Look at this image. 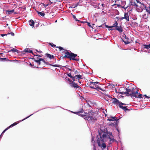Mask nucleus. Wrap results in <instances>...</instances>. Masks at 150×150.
Here are the masks:
<instances>
[{
  "instance_id": "1",
  "label": "nucleus",
  "mask_w": 150,
  "mask_h": 150,
  "mask_svg": "<svg viewBox=\"0 0 150 150\" xmlns=\"http://www.w3.org/2000/svg\"><path fill=\"white\" fill-rule=\"evenodd\" d=\"M86 114L85 118L84 119L87 120L89 122H92L97 120L96 116L97 114L93 112L92 111H90L88 113Z\"/></svg>"
},
{
  "instance_id": "2",
  "label": "nucleus",
  "mask_w": 150,
  "mask_h": 150,
  "mask_svg": "<svg viewBox=\"0 0 150 150\" xmlns=\"http://www.w3.org/2000/svg\"><path fill=\"white\" fill-rule=\"evenodd\" d=\"M64 53L65 55L63 57V58H67L70 60H73L76 61H78L79 60V58H78L77 57L75 58L76 57H79L76 54H74L71 52H69L67 50H64Z\"/></svg>"
},
{
  "instance_id": "3",
  "label": "nucleus",
  "mask_w": 150,
  "mask_h": 150,
  "mask_svg": "<svg viewBox=\"0 0 150 150\" xmlns=\"http://www.w3.org/2000/svg\"><path fill=\"white\" fill-rule=\"evenodd\" d=\"M128 88L129 87H128V88L122 87L121 89H124V90H125V91L119 92H118V93L122 95L126 94V96H130V95H129V94H131V93H132L133 91L134 88H132V89Z\"/></svg>"
},
{
  "instance_id": "4",
  "label": "nucleus",
  "mask_w": 150,
  "mask_h": 150,
  "mask_svg": "<svg viewBox=\"0 0 150 150\" xmlns=\"http://www.w3.org/2000/svg\"><path fill=\"white\" fill-rule=\"evenodd\" d=\"M129 95H130V96H131L132 98H133L134 97L135 98H143L144 97L143 95L138 93L137 91L135 92L133 91L132 93H131Z\"/></svg>"
},
{
  "instance_id": "5",
  "label": "nucleus",
  "mask_w": 150,
  "mask_h": 150,
  "mask_svg": "<svg viewBox=\"0 0 150 150\" xmlns=\"http://www.w3.org/2000/svg\"><path fill=\"white\" fill-rule=\"evenodd\" d=\"M69 85L72 87L76 88V89L79 91H81V88L78 84L74 82H71L69 83Z\"/></svg>"
},
{
  "instance_id": "6",
  "label": "nucleus",
  "mask_w": 150,
  "mask_h": 150,
  "mask_svg": "<svg viewBox=\"0 0 150 150\" xmlns=\"http://www.w3.org/2000/svg\"><path fill=\"white\" fill-rule=\"evenodd\" d=\"M96 83H99L98 82H90L88 83V85L90 86V87L92 88L95 89V85Z\"/></svg>"
},
{
  "instance_id": "7",
  "label": "nucleus",
  "mask_w": 150,
  "mask_h": 150,
  "mask_svg": "<svg viewBox=\"0 0 150 150\" xmlns=\"http://www.w3.org/2000/svg\"><path fill=\"white\" fill-rule=\"evenodd\" d=\"M101 142L102 143L104 142V139H102V137L100 136V138H97V142L98 144V146H101Z\"/></svg>"
},
{
  "instance_id": "8",
  "label": "nucleus",
  "mask_w": 150,
  "mask_h": 150,
  "mask_svg": "<svg viewBox=\"0 0 150 150\" xmlns=\"http://www.w3.org/2000/svg\"><path fill=\"white\" fill-rule=\"evenodd\" d=\"M108 136L109 138L110 139V141L114 142V137L112 136V133L110 132L108 133Z\"/></svg>"
},
{
  "instance_id": "9",
  "label": "nucleus",
  "mask_w": 150,
  "mask_h": 150,
  "mask_svg": "<svg viewBox=\"0 0 150 150\" xmlns=\"http://www.w3.org/2000/svg\"><path fill=\"white\" fill-rule=\"evenodd\" d=\"M123 37L124 38L126 39V40H125L122 39L123 41L124 42L125 44H127L130 43V42L128 40H129V38L128 37H126V36L125 34H124V35L123 36Z\"/></svg>"
},
{
  "instance_id": "10",
  "label": "nucleus",
  "mask_w": 150,
  "mask_h": 150,
  "mask_svg": "<svg viewBox=\"0 0 150 150\" xmlns=\"http://www.w3.org/2000/svg\"><path fill=\"white\" fill-rule=\"evenodd\" d=\"M129 15L128 12L125 13L124 15V18L127 21H129Z\"/></svg>"
},
{
  "instance_id": "11",
  "label": "nucleus",
  "mask_w": 150,
  "mask_h": 150,
  "mask_svg": "<svg viewBox=\"0 0 150 150\" xmlns=\"http://www.w3.org/2000/svg\"><path fill=\"white\" fill-rule=\"evenodd\" d=\"M18 122H18V123H17L16 122L14 123H13V124H11V125L10 126L8 127L6 129L3 131V133H4L7 130H8V129H9L10 127H13V126L16 125L17 124H18Z\"/></svg>"
},
{
  "instance_id": "12",
  "label": "nucleus",
  "mask_w": 150,
  "mask_h": 150,
  "mask_svg": "<svg viewBox=\"0 0 150 150\" xmlns=\"http://www.w3.org/2000/svg\"><path fill=\"white\" fill-rule=\"evenodd\" d=\"M83 110H82L81 111H79L78 112H73L74 113L76 114H79V115L81 116V117H84V118H85V115H82V114H80V113L83 112Z\"/></svg>"
},
{
  "instance_id": "13",
  "label": "nucleus",
  "mask_w": 150,
  "mask_h": 150,
  "mask_svg": "<svg viewBox=\"0 0 150 150\" xmlns=\"http://www.w3.org/2000/svg\"><path fill=\"white\" fill-rule=\"evenodd\" d=\"M33 59L34 61L37 62L38 65H40L41 64V60L40 59V58L37 57V59H36L35 58H33Z\"/></svg>"
},
{
  "instance_id": "14",
  "label": "nucleus",
  "mask_w": 150,
  "mask_h": 150,
  "mask_svg": "<svg viewBox=\"0 0 150 150\" xmlns=\"http://www.w3.org/2000/svg\"><path fill=\"white\" fill-rule=\"evenodd\" d=\"M99 83H96L95 85V89H96L98 90H100L103 91V90L101 88H100V87L99 86Z\"/></svg>"
},
{
  "instance_id": "15",
  "label": "nucleus",
  "mask_w": 150,
  "mask_h": 150,
  "mask_svg": "<svg viewBox=\"0 0 150 150\" xmlns=\"http://www.w3.org/2000/svg\"><path fill=\"white\" fill-rule=\"evenodd\" d=\"M118 106L120 108H122L125 111L129 110V109L127 108V107L123 106L122 105L120 104H118Z\"/></svg>"
},
{
  "instance_id": "16",
  "label": "nucleus",
  "mask_w": 150,
  "mask_h": 150,
  "mask_svg": "<svg viewBox=\"0 0 150 150\" xmlns=\"http://www.w3.org/2000/svg\"><path fill=\"white\" fill-rule=\"evenodd\" d=\"M116 30H117L120 32H122L123 31V29L122 28L121 26H117L115 28Z\"/></svg>"
},
{
  "instance_id": "17",
  "label": "nucleus",
  "mask_w": 150,
  "mask_h": 150,
  "mask_svg": "<svg viewBox=\"0 0 150 150\" xmlns=\"http://www.w3.org/2000/svg\"><path fill=\"white\" fill-rule=\"evenodd\" d=\"M29 25L30 26H32V27L34 26L35 23L33 20L31 19V20H30V21H29Z\"/></svg>"
},
{
  "instance_id": "18",
  "label": "nucleus",
  "mask_w": 150,
  "mask_h": 150,
  "mask_svg": "<svg viewBox=\"0 0 150 150\" xmlns=\"http://www.w3.org/2000/svg\"><path fill=\"white\" fill-rule=\"evenodd\" d=\"M113 99V101L112 102V103L114 104H119V103H120V102L116 98H114Z\"/></svg>"
},
{
  "instance_id": "19",
  "label": "nucleus",
  "mask_w": 150,
  "mask_h": 150,
  "mask_svg": "<svg viewBox=\"0 0 150 150\" xmlns=\"http://www.w3.org/2000/svg\"><path fill=\"white\" fill-rule=\"evenodd\" d=\"M45 55L47 56V57L50 59L54 58V56L53 55H51L49 54L46 53Z\"/></svg>"
},
{
  "instance_id": "20",
  "label": "nucleus",
  "mask_w": 150,
  "mask_h": 150,
  "mask_svg": "<svg viewBox=\"0 0 150 150\" xmlns=\"http://www.w3.org/2000/svg\"><path fill=\"white\" fill-rule=\"evenodd\" d=\"M131 5L133 6H135L137 7L139 6L135 2L133 1H131L130 2Z\"/></svg>"
},
{
  "instance_id": "21",
  "label": "nucleus",
  "mask_w": 150,
  "mask_h": 150,
  "mask_svg": "<svg viewBox=\"0 0 150 150\" xmlns=\"http://www.w3.org/2000/svg\"><path fill=\"white\" fill-rule=\"evenodd\" d=\"M38 12V14L41 16H44L45 14L44 12L43 11H42V12H40L39 11H37Z\"/></svg>"
},
{
  "instance_id": "22",
  "label": "nucleus",
  "mask_w": 150,
  "mask_h": 150,
  "mask_svg": "<svg viewBox=\"0 0 150 150\" xmlns=\"http://www.w3.org/2000/svg\"><path fill=\"white\" fill-rule=\"evenodd\" d=\"M143 47L145 49H148L150 48V44L149 45H143Z\"/></svg>"
},
{
  "instance_id": "23",
  "label": "nucleus",
  "mask_w": 150,
  "mask_h": 150,
  "mask_svg": "<svg viewBox=\"0 0 150 150\" xmlns=\"http://www.w3.org/2000/svg\"><path fill=\"white\" fill-rule=\"evenodd\" d=\"M75 76V77H76V79H82V76L79 75H76Z\"/></svg>"
},
{
  "instance_id": "24",
  "label": "nucleus",
  "mask_w": 150,
  "mask_h": 150,
  "mask_svg": "<svg viewBox=\"0 0 150 150\" xmlns=\"http://www.w3.org/2000/svg\"><path fill=\"white\" fill-rule=\"evenodd\" d=\"M14 9H13L12 10H7L6 11L7 12V13L8 14H11L12 13H13L14 12Z\"/></svg>"
},
{
  "instance_id": "25",
  "label": "nucleus",
  "mask_w": 150,
  "mask_h": 150,
  "mask_svg": "<svg viewBox=\"0 0 150 150\" xmlns=\"http://www.w3.org/2000/svg\"><path fill=\"white\" fill-rule=\"evenodd\" d=\"M102 138V139H105L106 138L107 136L106 134L105 133H104L102 135V136H101Z\"/></svg>"
},
{
  "instance_id": "26",
  "label": "nucleus",
  "mask_w": 150,
  "mask_h": 150,
  "mask_svg": "<svg viewBox=\"0 0 150 150\" xmlns=\"http://www.w3.org/2000/svg\"><path fill=\"white\" fill-rule=\"evenodd\" d=\"M40 59L41 60V61H42L45 64H48L49 63L46 62L43 59L40 58Z\"/></svg>"
},
{
  "instance_id": "27",
  "label": "nucleus",
  "mask_w": 150,
  "mask_h": 150,
  "mask_svg": "<svg viewBox=\"0 0 150 150\" xmlns=\"http://www.w3.org/2000/svg\"><path fill=\"white\" fill-rule=\"evenodd\" d=\"M115 23L113 24V25L112 26H113V27H115L116 28L117 26L118 23L116 21H115Z\"/></svg>"
},
{
  "instance_id": "28",
  "label": "nucleus",
  "mask_w": 150,
  "mask_h": 150,
  "mask_svg": "<svg viewBox=\"0 0 150 150\" xmlns=\"http://www.w3.org/2000/svg\"><path fill=\"white\" fill-rule=\"evenodd\" d=\"M11 51L14 52H16L17 53L18 52V50L16 49H15L14 48H13V49H11Z\"/></svg>"
},
{
  "instance_id": "29",
  "label": "nucleus",
  "mask_w": 150,
  "mask_h": 150,
  "mask_svg": "<svg viewBox=\"0 0 150 150\" xmlns=\"http://www.w3.org/2000/svg\"><path fill=\"white\" fill-rule=\"evenodd\" d=\"M101 146L103 148V149L105 148L106 146V145L104 142L102 143Z\"/></svg>"
},
{
  "instance_id": "30",
  "label": "nucleus",
  "mask_w": 150,
  "mask_h": 150,
  "mask_svg": "<svg viewBox=\"0 0 150 150\" xmlns=\"http://www.w3.org/2000/svg\"><path fill=\"white\" fill-rule=\"evenodd\" d=\"M110 117L112 118V120H113V121H116L117 122L118 120L115 117Z\"/></svg>"
},
{
  "instance_id": "31",
  "label": "nucleus",
  "mask_w": 150,
  "mask_h": 150,
  "mask_svg": "<svg viewBox=\"0 0 150 150\" xmlns=\"http://www.w3.org/2000/svg\"><path fill=\"white\" fill-rule=\"evenodd\" d=\"M49 44L52 47H56V46L55 45L53 44V43H49Z\"/></svg>"
},
{
  "instance_id": "32",
  "label": "nucleus",
  "mask_w": 150,
  "mask_h": 150,
  "mask_svg": "<svg viewBox=\"0 0 150 150\" xmlns=\"http://www.w3.org/2000/svg\"><path fill=\"white\" fill-rule=\"evenodd\" d=\"M112 6H117V7H120L121 8L122 7V6L120 4H115L112 5Z\"/></svg>"
},
{
  "instance_id": "33",
  "label": "nucleus",
  "mask_w": 150,
  "mask_h": 150,
  "mask_svg": "<svg viewBox=\"0 0 150 150\" xmlns=\"http://www.w3.org/2000/svg\"><path fill=\"white\" fill-rule=\"evenodd\" d=\"M7 60V59L6 58H1L0 57V61H3Z\"/></svg>"
},
{
  "instance_id": "34",
  "label": "nucleus",
  "mask_w": 150,
  "mask_h": 150,
  "mask_svg": "<svg viewBox=\"0 0 150 150\" xmlns=\"http://www.w3.org/2000/svg\"><path fill=\"white\" fill-rule=\"evenodd\" d=\"M105 27L107 28H113V26H108L106 25H105Z\"/></svg>"
},
{
  "instance_id": "35",
  "label": "nucleus",
  "mask_w": 150,
  "mask_h": 150,
  "mask_svg": "<svg viewBox=\"0 0 150 150\" xmlns=\"http://www.w3.org/2000/svg\"><path fill=\"white\" fill-rule=\"evenodd\" d=\"M48 65H51L53 67H59L58 65L57 64H49Z\"/></svg>"
},
{
  "instance_id": "36",
  "label": "nucleus",
  "mask_w": 150,
  "mask_h": 150,
  "mask_svg": "<svg viewBox=\"0 0 150 150\" xmlns=\"http://www.w3.org/2000/svg\"><path fill=\"white\" fill-rule=\"evenodd\" d=\"M140 4V6H144L145 8H146V9H147L146 8V6L144 5V4L143 3L141 2V3Z\"/></svg>"
},
{
  "instance_id": "37",
  "label": "nucleus",
  "mask_w": 150,
  "mask_h": 150,
  "mask_svg": "<svg viewBox=\"0 0 150 150\" xmlns=\"http://www.w3.org/2000/svg\"><path fill=\"white\" fill-rule=\"evenodd\" d=\"M29 65L31 67H33L34 68H38V66H37V67H35V66H34V65H33L31 63H30V64H29Z\"/></svg>"
},
{
  "instance_id": "38",
  "label": "nucleus",
  "mask_w": 150,
  "mask_h": 150,
  "mask_svg": "<svg viewBox=\"0 0 150 150\" xmlns=\"http://www.w3.org/2000/svg\"><path fill=\"white\" fill-rule=\"evenodd\" d=\"M73 18L76 21H78V19L76 18L75 15H73Z\"/></svg>"
},
{
  "instance_id": "39",
  "label": "nucleus",
  "mask_w": 150,
  "mask_h": 150,
  "mask_svg": "<svg viewBox=\"0 0 150 150\" xmlns=\"http://www.w3.org/2000/svg\"><path fill=\"white\" fill-rule=\"evenodd\" d=\"M86 23H87V24L88 26H89L90 27L93 28L92 26L91 25L90 23L86 22Z\"/></svg>"
},
{
  "instance_id": "40",
  "label": "nucleus",
  "mask_w": 150,
  "mask_h": 150,
  "mask_svg": "<svg viewBox=\"0 0 150 150\" xmlns=\"http://www.w3.org/2000/svg\"><path fill=\"white\" fill-rule=\"evenodd\" d=\"M56 47L57 48H58L60 50H64V49H63V48L62 47H60V46L57 47Z\"/></svg>"
},
{
  "instance_id": "41",
  "label": "nucleus",
  "mask_w": 150,
  "mask_h": 150,
  "mask_svg": "<svg viewBox=\"0 0 150 150\" xmlns=\"http://www.w3.org/2000/svg\"><path fill=\"white\" fill-rule=\"evenodd\" d=\"M7 34H11V35L12 36H14V33L13 32H11V33H8Z\"/></svg>"
},
{
  "instance_id": "42",
  "label": "nucleus",
  "mask_w": 150,
  "mask_h": 150,
  "mask_svg": "<svg viewBox=\"0 0 150 150\" xmlns=\"http://www.w3.org/2000/svg\"><path fill=\"white\" fill-rule=\"evenodd\" d=\"M71 78L73 80V82H74V81H75V79H76V77H75V76H72V77H71Z\"/></svg>"
},
{
  "instance_id": "43",
  "label": "nucleus",
  "mask_w": 150,
  "mask_h": 150,
  "mask_svg": "<svg viewBox=\"0 0 150 150\" xmlns=\"http://www.w3.org/2000/svg\"><path fill=\"white\" fill-rule=\"evenodd\" d=\"M67 75L69 77H70L71 78V77H72V76L71 75V73H69V74H67Z\"/></svg>"
},
{
  "instance_id": "44",
  "label": "nucleus",
  "mask_w": 150,
  "mask_h": 150,
  "mask_svg": "<svg viewBox=\"0 0 150 150\" xmlns=\"http://www.w3.org/2000/svg\"><path fill=\"white\" fill-rule=\"evenodd\" d=\"M116 125V122L115 123V122H114V123H110V125L112 126V125Z\"/></svg>"
},
{
  "instance_id": "45",
  "label": "nucleus",
  "mask_w": 150,
  "mask_h": 150,
  "mask_svg": "<svg viewBox=\"0 0 150 150\" xmlns=\"http://www.w3.org/2000/svg\"><path fill=\"white\" fill-rule=\"evenodd\" d=\"M29 50V49L26 48L25 49L24 51L27 52H28Z\"/></svg>"
},
{
  "instance_id": "46",
  "label": "nucleus",
  "mask_w": 150,
  "mask_h": 150,
  "mask_svg": "<svg viewBox=\"0 0 150 150\" xmlns=\"http://www.w3.org/2000/svg\"><path fill=\"white\" fill-rule=\"evenodd\" d=\"M125 6H122V8H124L125 10H126L127 8L128 7V6L126 7H125Z\"/></svg>"
},
{
  "instance_id": "47",
  "label": "nucleus",
  "mask_w": 150,
  "mask_h": 150,
  "mask_svg": "<svg viewBox=\"0 0 150 150\" xmlns=\"http://www.w3.org/2000/svg\"><path fill=\"white\" fill-rule=\"evenodd\" d=\"M31 115H30V116H28L27 117H26L25 118H24V119H23V120H21V121H23V120H25V119H26L27 118H28L29 117H30V116H31Z\"/></svg>"
},
{
  "instance_id": "48",
  "label": "nucleus",
  "mask_w": 150,
  "mask_h": 150,
  "mask_svg": "<svg viewBox=\"0 0 150 150\" xmlns=\"http://www.w3.org/2000/svg\"><path fill=\"white\" fill-rule=\"evenodd\" d=\"M119 104L122 105H126V104L124 103H122V102H120V103H119Z\"/></svg>"
},
{
  "instance_id": "49",
  "label": "nucleus",
  "mask_w": 150,
  "mask_h": 150,
  "mask_svg": "<svg viewBox=\"0 0 150 150\" xmlns=\"http://www.w3.org/2000/svg\"><path fill=\"white\" fill-rule=\"evenodd\" d=\"M67 80L70 82V83L73 82V81H72L70 79L68 78L67 79Z\"/></svg>"
},
{
  "instance_id": "50",
  "label": "nucleus",
  "mask_w": 150,
  "mask_h": 150,
  "mask_svg": "<svg viewBox=\"0 0 150 150\" xmlns=\"http://www.w3.org/2000/svg\"><path fill=\"white\" fill-rule=\"evenodd\" d=\"M108 120L109 121H113V120H112V118H108Z\"/></svg>"
},
{
  "instance_id": "51",
  "label": "nucleus",
  "mask_w": 150,
  "mask_h": 150,
  "mask_svg": "<svg viewBox=\"0 0 150 150\" xmlns=\"http://www.w3.org/2000/svg\"><path fill=\"white\" fill-rule=\"evenodd\" d=\"M74 74H79V72L78 71L76 70L74 72Z\"/></svg>"
},
{
  "instance_id": "52",
  "label": "nucleus",
  "mask_w": 150,
  "mask_h": 150,
  "mask_svg": "<svg viewBox=\"0 0 150 150\" xmlns=\"http://www.w3.org/2000/svg\"><path fill=\"white\" fill-rule=\"evenodd\" d=\"M28 52H29V53H32L33 54V52L32 51V50H29V51H28Z\"/></svg>"
},
{
  "instance_id": "53",
  "label": "nucleus",
  "mask_w": 150,
  "mask_h": 150,
  "mask_svg": "<svg viewBox=\"0 0 150 150\" xmlns=\"http://www.w3.org/2000/svg\"><path fill=\"white\" fill-rule=\"evenodd\" d=\"M36 51L38 52L41 53L42 52V51L40 50H39V51H38V50H36Z\"/></svg>"
},
{
  "instance_id": "54",
  "label": "nucleus",
  "mask_w": 150,
  "mask_h": 150,
  "mask_svg": "<svg viewBox=\"0 0 150 150\" xmlns=\"http://www.w3.org/2000/svg\"><path fill=\"white\" fill-rule=\"evenodd\" d=\"M4 133H3V132H2V133L1 134L0 136V139L1 138V137H2V136H3V134Z\"/></svg>"
},
{
  "instance_id": "55",
  "label": "nucleus",
  "mask_w": 150,
  "mask_h": 150,
  "mask_svg": "<svg viewBox=\"0 0 150 150\" xmlns=\"http://www.w3.org/2000/svg\"><path fill=\"white\" fill-rule=\"evenodd\" d=\"M122 87L120 88V92H122V91H124L125 92V91H122V89H121V88H122ZM123 90H124V89H123Z\"/></svg>"
},
{
  "instance_id": "56",
  "label": "nucleus",
  "mask_w": 150,
  "mask_h": 150,
  "mask_svg": "<svg viewBox=\"0 0 150 150\" xmlns=\"http://www.w3.org/2000/svg\"><path fill=\"white\" fill-rule=\"evenodd\" d=\"M7 34H1V35L2 36V37H3L4 36H5V35H7Z\"/></svg>"
},
{
  "instance_id": "57",
  "label": "nucleus",
  "mask_w": 150,
  "mask_h": 150,
  "mask_svg": "<svg viewBox=\"0 0 150 150\" xmlns=\"http://www.w3.org/2000/svg\"><path fill=\"white\" fill-rule=\"evenodd\" d=\"M137 2L139 3V4L141 3V2L139 1V0H136Z\"/></svg>"
},
{
  "instance_id": "58",
  "label": "nucleus",
  "mask_w": 150,
  "mask_h": 150,
  "mask_svg": "<svg viewBox=\"0 0 150 150\" xmlns=\"http://www.w3.org/2000/svg\"><path fill=\"white\" fill-rule=\"evenodd\" d=\"M93 150H96V146H95V145H94V147L93 148Z\"/></svg>"
},
{
  "instance_id": "59",
  "label": "nucleus",
  "mask_w": 150,
  "mask_h": 150,
  "mask_svg": "<svg viewBox=\"0 0 150 150\" xmlns=\"http://www.w3.org/2000/svg\"><path fill=\"white\" fill-rule=\"evenodd\" d=\"M124 19H125V18H124V17H122L120 19L121 20H122Z\"/></svg>"
},
{
  "instance_id": "60",
  "label": "nucleus",
  "mask_w": 150,
  "mask_h": 150,
  "mask_svg": "<svg viewBox=\"0 0 150 150\" xmlns=\"http://www.w3.org/2000/svg\"><path fill=\"white\" fill-rule=\"evenodd\" d=\"M78 4H77L74 7V8H75L76 7L78 6Z\"/></svg>"
},
{
  "instance_id": "61",
  "label": "nucleus",
  "mask_w": 150,
  "mask_h": 150,
  "mask_svg": "<svg viewBox=\"0 0 150 150\" xmlns=\"http://www.w3.org/2000/svg\"><path fill=\"white\" fill-rule=\"evenodd\" d=\"M86 22L87 21H81V23H86Z\"/></svg>"
},
{
  "instance_id": "62",
  "label": "nucleus",
  "mask_w": 150,
  "mask_h": 150,
  "mask_svg": "<svg viewBox=\"0 0 150 150\" xmlns=\"http://www.w3.org/2000/svg\"><path fill=\"white\" fill-rule=\"evenodd\" d=\"M103 26V25H101L99 26V27H103V28L104 27Z\"/></svg>"
},
{
  "instance_id": "63",
  "label": "nucleus",
  "mask_w": 150,
  "mask_h": 150,
  "mask_svg": "<svg viewBox=\"0 0 150 150\" xmlns=\"http://www.w3.org/2000/svg\"><path fill=\"white\" fill-rule=\"evenodd\" d=\"M125 3H126L125 1H123L122 3V4H125Z\"/></svg>"
},
{
  "instance_id": "64",
  "label": "nucleus",
  "mask_w": 150,
  "mask_h": 150,
  "mask_svg": "<svg viewBox=\"0 0 150 150\" xmlns=\"http://www.w3.org/2000/svg\"><path fill=\"white\" fill-rule=\"evenodd\" d=\"M146 98H150V96H147Z\"/></svg>"
}]
</instances>
